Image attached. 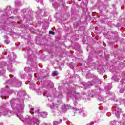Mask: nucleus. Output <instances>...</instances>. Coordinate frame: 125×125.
I'll return each mask as SVG.
<instances>
[{"mask_svg":"<svg viewBox=\"0 0 125 125\" xmlns=\"http://www.w3.org/2000/svg\"><path fill=\"white\" fill-rule=\"evenodd\" d=\"M5 57L8 59L7 62H1V69H2L3 74L2 76H4V73H5V67H7V70L9 72H13L14 71V68L12 66V63L15 62V59H16V55L13 54L11 56L10 52L8 51L5 53Z\"/></svg>","mask_w":125,"mask_h":125,"instance_id":"nucleus-1","label":"nucleus"},{"mask_svg":"<svg viewBox=\"0 0 125 125\" xmlns=\"http://www.w3.org/2000/svg\"><path fill=\"white\" fill-rule=\"evenodd\" d=\"M67 94L68 99H69V97H71L73 101L74 106H77L78 101L82 98V95L80 93L77 92L75 88L71 87L67 90Z\"/></svg>","mask_w":125,"mask_h":125,"instance_id":"nucleus-2","label":"nucleus"},{"mask_svg":"<svg viewBox=\"0 0 125 125\" xmlns=\"http://www.w3.org/2000/svg\"><path fill=\"white\" fill-rule=\"evenodd\" d=\"M68 109H73V112L74 113V114H79V115H81L83 117H84V116H85L84 111L83 109L80 110L77 108H73V107L71 106V105L68 104H63L62 105V110L63 112H66V110H68Z\"/></svg>","mask_w":125,"mask_h":125,"instance_id":"nucleus-3","label":"nucleus"},{"mask_svg":"<svg viewBox=\"0 0 125 125\" xmlns=\"http://www.w3.org/2000/svg\"><path fill=\"white\" fill-rule=\"evenodd\" d=\"M8 83L13 84V86H15V87H21L22 86V81H19L18 79L15 77L9 80Z\"/></svg>","mask_w":125,"mask_h":125,"instance_id":"nucleus-4","label":"nucleus"},{"mask_svg":"<svg viewBox=\"0 0 125 125\" xmlns=\"http://www.w3.org/2000/svg\"><path fill=\"white\" fill-rule=\"evenodd\" d=\"M15 102H16V100L13 99L11 100L10 101L11 103V106L12 108H16V109H17L18 110H23L25 107V105L24 104V103H21V104H16Z\"/></svg>","mask_w":125,"mask_h":125,"instance_id":"nucleus-5","label":"nucleus"},{"mask_svg":"<svg viewBox=\"0 0 125 125\" xmlns=\"http://www.w3.org/2000/svg\"><path fill=\"white\" fill-rule=\"evenodd\" d=\"M12 115H13V112L8 108H6L1 111V115L4 116L7 118H10Z\"/></svg>","mask_w":125,"mask_h":125,"instance_id":"nucleus-6","label":"nucleus"},{"mask_svg":"<svg viewBox=\"0 0 125 125\" xmlns=\"http://www.w3.org/2000/svg\"><path fill=\"white\" fill-rule=\"evenodd\" d=\"M21 13L22 15H24V16H27V15H29V16H31L32 15H33V14L34 13V12L30 9H23L21 11Z\"/></svg>","mask_w":125,"mask_h":125,"instance_id":"nucleus-7","label":"nucleus"},{"mask_svg":"<svg viewBox=\"0 0 125 125\" xmlns=\"http://www.w3.org/2000/svg\"><path fill=\"white\" fill-rule=\"evenodd\" d=\"M22 5V3L21 2V1H20V0H16L15 1V6L16 7V9L13 11V13L15 15H16V14L17 13V11H18V7H19L20 6H21Z\"/></svg>","mask_w":125,"mask_h":125,"instance_id":"nucleus-8","label":"nucleus"},{"mask_svg":"<svg viewBox=\"0 0 125 125\" xmlns=\"http://www.w3.org/2000/svg\"><path fill=\"white\" fill-rule=\"evenodd\" d=\"M113 110H115L116 111L115 115L117 118H120V114H121V112L122 111L121 109L119 108V106H118V105L114 104V105L113 106Z\"/></svg>","mask_w":125,"mask_h":125,"instance_id":"nucleus-9","label":"nucleus"},{"mask_svg":"<svg viewBox=\"0 0 125 125\" xmlns=\"http://www.w3.org/2000/svg\"><path fill=\"white\" fill-rule=\"evenodd\" d=\"M5 15L7 16H10L12 14V8L10 6H7L4 10Z\"/></svg>","mask_w":125,"mask_h":125,"instance_id":"nucleus-10","label":"nucleus"},{"mask_svg":"<svg viewBox=\"0 0 125 125\" xmlns=\"http://www.w3.org/2000/svg\"><path fill=\"white\" fill-rule=\"evenodd\" d=\"M35 114H37L39 116L42 117V118H46L47 117V113L45 112H42L41 113L40 109H38L35 111Z\"/></svg>","mask_w":125,"mask_h":125,"instance_id":"nucleus-11","label":"nucleus"},{"mask_svg":"<svg viewBox=\"0 0 125 125\" xmlns=\"http://www.w3.org/2000/svg\"><path fill=\"white\" fill-rule=\"evenodd\" d=\"M43 95L44 96H46V97L48 98L49 100H50V101H52V100H53V97H52V96L48 94V91H45L43 92Z\"/></svg>","mask_w":125,"mask_h":125,"instance_id":"nucleus-12","label":"nucleus"},{"mask_svg":"<svg viewBox=\"0 0 125 125\" xmlns=\"http://www.w3.org/2000/svg\"><path fill=\"white\" fill-rule=\"evenodd\" d=\"M95 83H95V81H93L92 82H88V83H83V85L86 87H88V86H90V85H93L94 84H95Z\"/></svg>","mask_w":125,"mask_h":125,"instance_id":"nucleus-13","label":"nucleus"},{"mask_svg":"<svg viewBox=\"0 0 125 125\" xmlns=\"http://www.w3.org/2000/svg\"><path fill=\"white\" fill-rule=\"evenodd\" d=\"M97 71H98V72H99V73H100V74H102V73H103V72H104V71H105V69H103V66H100L98 68Z\"/></svg>","mask_w":125,"mask_h":125,"instance_id":"nucleus-14","label":"nucleus"},{"mask_svg":"<svg viewBox=\"0 0 125 125\" xmlns=\"http://www.w3.org/2000/svg\"><path fill=\"white\" fill-rule=\"evenodd\" d=\"M106 98H107V97L104 98L101 97V96H98V100H99L100 101H103V102H106Z\"/></svg>","mask_w":125,"mask_h":125,"instance_id":"nucleus-15","label":"nucleus"},{"mask_svg":"<svg viewBox=\"0 0 125 125\" xmlns=\"http://www.w3.org/2000/svg\"><path fill=\"white\" fill-rule=\"evenodd\" d=\"M62 123V119H60L59 121H54L53 122V125H59L60 124Z\"/></svg>","mask_w":125,"mask_h":125,"instance_id":"nucleus-16","label":"nucleus"},{"mask_svg":"<svg viewBox=\"0 0 125 125\" xmlns=\"http://www.w3.org/2000/svg\"><path fill=\"white\" fill-rule=\"evenodd\" d=\"M124 120H122L120 121V124L121 125H125V114L124 115Z\"/></svg>","mask_w":125,"mask_h":125,"instance_id":"nucleus-17","label":"nucleus"},{"mask_svg":"<svg viewBox=\"0 0 125 125\" xmlns=\"http://www.w3.org/2000/svg\"><path fill=\"white\" fill-rule=\"evenodd\" d=\"M17 116L18 118H19V119L21 120V121H23V119H24V116H23L22 115H17Z\"/></svg>","mask_w":125,"mask_h":125,"instance_id":"nucleus-18","label":"nucleus"},{"mask_svg":"<svg viewBox=\"0 0 125 125\" xmlns=\"http://www.w3.org/2000/svg\"><path fill=\"white\" fill-rule=\"evenodd\" d=\"M52 5L53 6V7H54V8H57V7H58V3H56V2H54L52 4Z\"/></svg>","mask_w":125,"mask_h":125,"instance_id":"nucleus-19","label":"nucleus"},{"mask_svg":"<svg viewBox=\"0 0 125 125\" xmlns=\"http://www.w3.org/2000/svg\"><path fill=\"white\" fill-rule=\"evenodd\" d=\"M86 77L88 79L89 78H93V75L91 74V73H88L86 74Z\"/></svg>","mask_w":125,"mask_h":125,"instance_id":"nucleus-20","label":"nucleus"},{"mask_svg":"<svg viewBox=\"0 0 125 125\" xmlns=\"http://www.w3.org/2000/svg\"><path fill=\"white\" fill-rule=\"evenodd\" d=\"M51 109H57L58 108V106H56L54 105V104H52L50 107Z\"/></svg>","mask_w":125,"mask_h":125,"instance_id":"nucleus-21","label":"nucleus"},{"mask_svg":"<svg viewBox=\"0 0 125 125\" xmlns=\"http://www.w3.org/2000/svg\"><path fill=\"white\" fill-rule=\"evenodd\" d=\"M111 89H112V85H111L105 87V89L106 90H111Z\"/></svg>","mask_w":125,"mask_h":125,"instance_id":"nucleus-22","label":"nucleus"},{"mask_svg":"<svg viewBox=\"0 0 125 125\" xmlns=\"http://www.w3.org/2000/svg\"><path fill=\"white\" fill-rule=\"evenodd\" d=\"M25 71L27 73H29V72L31 71V68H30V67H26L25 68Z\"/></svg>","mask_w":125,"mask_h":125,"instance_id":"nucleus-23","label":"nucleus"},{"mask_svg":"<svg viewBox=\"0 0 125 125\" xmlns=\"http://www.w3.org/2000/svg\"><path fill=\"white\" fill-rule=\"evenodd\" d=\"M53 76H57L58 75V72L57 71H54L53 72Z\"/></svg>","mask_w":125,"mask_h":125,"instance_id":"nucleus-24","label":"nucleus"},{"mask_svg":"<svg viewBox=\"0 0 125 125\" xmlns=\"http://www.w3.org/2000/svg\"><path fill=\"white\" fill-rule=\"evenodd\" d=\"M29 107L30 110H31V111H34L35 110V108L34 107H33V106H32V105H29Z\"/></svg>","mask_w":125,"mask_h":125,"instance_id":"nucleus-25","label":"nucleus"},{"mask_svg":"<svg viewBox=\"0 0 125 125\" xmlns=\"http://www.w3.org/2000/svg\"><path fill=\"white\" fill-rule=\"evenodd\" d=\"M60 6H61L62 7H64V2H63V1L60 2Z\"/></svg>","mask_w":125,"mask_h":125,"instance_id":"nucleus-26","label":"nucleus"},{"mask_svg":"<svg viewBox=\"0 0 125 125\" xmlns=\"http://www.w3.org/2000/svg\"><path fill=\"white\" fill-rule=\"evenodd\" d=\"M25 77H26V74H21V79H24Z\"/></svg>","mask_w":125,"mask_h":125,"instance_id":"nucleus-27","label":"nucleus"},{"mask_svg":"<svg viewBox=\"0 0 125 125\" xmlns=\"http://www.w3.org/2000/svg\"><path fill=\"white\" fill-rule=\"evenodd\" d=\"M111 125H116V120H114L113 121L111 122Z\"/></svg>","mask_w":125,"mask_h":125,"instance_id":"nucleus-28","label":"nucleus"},{"mask_svg":"<svg viewBox=\"0 0 125 125\" xmlns=\"http://www.w3.org/2000/svg\"><path fill=\"white\" fill-rule=\"evenodd\" d=\"M121 103H124L125 106V99H122L121 102Z\"/></svg>","mask_w":125,"mask_h":125,"instance_id":"nucleus-29","label":"nucleus"},{"mask_svg":"<svg viewBox=\"0 0 125 125\" xmlns=\"http://www.w3.org/2000/svg\"><path fill=\"white\" fill-rule=\"evenodd\" d=\"M37 2H40V3H42V0H35Z\"/></svg>","mask_w":125,"mask_h":125,"instance_id":"nucleus-30","label":"nucleus"},{"mask_svg":"<svg viewBox=\"0 0 125 125\" xmlns=\"http://www.w3.org/2000/svg\"><path fill=\"white\" fill-rule=\"evenodd\" d=\"M62 97H63V96L61 94H59L58 96V98H62Z\"/></svg>","mask_w":125,"mask_h":125,"instance_id":"nucleus-31","label":"nucleus"},{"mask_svg":"<svg viewBox=\"0 0 125 125\" xmlns=\"http://www.w3.org/2000/svg\"><path fill=\"white\" fill-rule=\"evenodd\" d=\"M49 34H51V35H54L55 33L54 32L52 31H50L49 32Z\"/></svg>","mask_w":125,"mask_h":125,"instance_id":"nucleus-32","label":"nucleus"},{"mask_svg":"<svg viewBox=\"0 0 125 125\" xmlns=\"http://www.w3.org/2000/svg\"><path fill=\"white\" fill-rule=\"evenodd\" d=\"M93 124H94L93 122H91V123L87 124L86 125H93Z\"/></svg>","mask_w":125,"mask_h":125,"instance_id":"nucleus-33","label":"nucleus"},{"mask_svg":"<svg viewBox=\"0 0 125 125\" xmlns=\"http://www.w3.org/2000/svg\"><path fill=\"white\" fill-rule=\"evenodd\" d=\"M30 113L31 114V115H34V113L31 112V111H29Z\"/></svg>","mask_w":125,"mask_h":125,"instance_id":"nucleus-34","label":"nucleus"},{"mask_svg":"<svg viewBox=\"0 0 125 125\" xmlns=\"http://www.w3.org/2000/svg\"><path fill=\"white\" fill-rule=\"evenodd\" d=\"M10 78H12V77H13V75H11V74H10L9 75Z\"/></svg>","mask_w":125,"mask_h":125,"instance_id":"nucleus-35","label":"nucleus"},{"mask_svg":"<svg viewBox=\"0 0 125 125\" xmlns=\"http://www.w3.org/2000/svg\"><path fill=\"white\" fill-rule=\"evenodd\" d=\"M9 42H6V44H9Z\"/></svg>","mask_w":125,"mask_h":125,"instance_id":"nucleus-36","label":"nucleus"},{"mask_svg":"<svg viewBox=\"0 0 125 125\" xmlns=\"http://www.w3.org/2000/svg\"><path fill=\"white\" fill-rule=\"evenodd\" d=\"M103 77L104 78V79H106V78H107V76H103Z\"/></svg>","mask_w":125,"mask_h":125,"instance_id":"nucleus-37","label":"nucleus"},{"mask_svg":"<svg viewBox=\"0 0 125 125\" xmlns=\"http://www.w3.org/2000/svg\"><path fill=\"white\" fill-rule=\"evenodd\" d=\"M0 125H4L3 123H1Z\"/></svg>","mask_w":125,"mask_h":125,"instance_id":"nucleus-38","label":"nucleus"},{"mask_svg":"<svg viewBox=\"0 0 125 125\" xmlns=\"http://www.w3.org/2000/svg\"><path fill=\"white\" fill-rule=\"evenodd\" d=\"M50 1H51V2H53V0H50Z\"/></svg>","mask_w":125,"mask_h":125,"instance_id":"nucleus-39","label":"nucleus"},{"mask_svg":"<svg viewBox=\"0 0 125 125\" xmlns=\"http://www.w3.org/2000/svg\"><path fill=\"white\" fill-rule=\"evenodd\" d=\"M63 121H66V119L63 118Z\"/></svg>","mask_w":125,"mask_h":125,"instance_id":"nucleus-40","label":"nucleus"},{"mask_svg":"<svg viewBox=\"0 0 125 125\" xmlns=\"http://www.w3.org/2000/svg\"><path fill=\"white\" fill-rule=\"evenodd\" d=\"M38 14H40V12H37Z\"/></svg>","mask_w":125,"mask_h":125,"instance_id":"nucleus-41","label":"nucleus"},{"mask_svg":"<svg viewBox=\"0 0 125 125\" xmlns=\"http://www.w3.org/2000/svg\"><path fill=\"white\" fill-rule=\"evenodd\" d=\"M10 18H13V16L11 17Z\"/></svg>","mask_w":125,"mask_h":125,"instance_id":"nucleus-42","label":"nucleus"},{"mask_svg":"<svg viewBox=\"0 0 125 125\" xmlns=\"http://www.w3.org/2000/svg\"><path fill=\"white\" fill-rule=\"evenodd\" d=\"M41 83L42 82V80H40Z\"/></svg>","mask_w":125,"mask_h":125,"instance_id":"nucleus-43","label":"nucleus"},{"mask_svg":"<svg viewBox=\"0 0 125 125\" xmlns=\"http://www.w3.org/2000/svg\"><path fill=\"white\" fill-rule=\"evenodd\" d=\"M1 99H3V98H2V97H1Z\"/></svg>","mask_w":125,"mask_h":125,"instance_id":"nucleus-44","label":"nucleus"},{"mask_svg":"<svg viewBox=\"0 0 125 125\" xmlns=\"http://www.w3.org/2000/svg\"><path fill=\"white\" fill-rule=\"evenodd\" d=\"M112 79L114 80V77H112Z\"/></svg>","mask_w":125,"mask_h":125,"instance_id":"nucleus-45","label":"nucleus"},{"mask_svg":"<svg viewBox=\"0 0 125 125\" xmlns=\"http://www.w3.org/2000/svg\"><path fill=\"white\" fill-rule=\"evenodd\" d=\"M38 8H40V7H38Z\"/></svg>","mask_w":125,"mask_h":125,"instance_id":"nucleus-46","label":"nucleus"},{"mask_svg":"<svg viewBox=\"0 0 125 125\" xmlns=\"http://www.w3.org/2000/svg\"><path fill=\"white\" fill-rule=\"evenodd\" d=\"M29 61H27V63H28V62H29Z\"/></svg>","mask_w":125,"mask_h":125,"instance_id":"nucleus-47","label":"nucleus"},{"mask_svg":"<svg viewBox=\"0 0 125 125\" xmlns=\"http://www.w3.org/2000/svg\"><path fill=\"white\" fill-rule=\"evenodd\" d=\"M8 86H6V87H7Z\"/></svg>","mask_w":125,"mask_h":125,"instance_id":"nucleus-48","label":"nucleus"},{"mask_svg":"<svg viewBox=\"0 0 125 125\" xmlns=\"http://www.w3.org/2000/svg\"><path fill=\"white\" fill-rule=\"evenodd\" d=\"M13 91H12V93H13Z\"/></svg>","mask_w":125,"mask_h":125,"instance_id":"nucleus-49","label":"nucleus"},{"mask_svg":"<svg viewBox=\"0 0 125 125\" xmlns=\"http://www.w3.org/2000/svg\"><path fill=\"white\" fill-rule=\"evenodd\" d=\"M39 94H40V93H38Z\"/></svg>","mask_w":125,"mask_h":125,"instance_id":"nucleus-50","label":"nucleus"}]
</instances>
